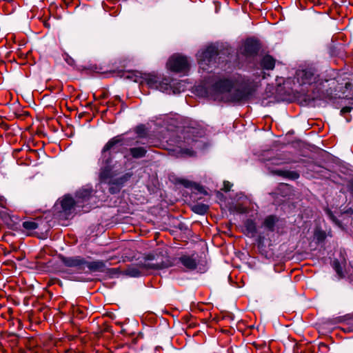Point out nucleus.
<instances>
[{
	"label": "nucleus",
	"instance_id": "nucleus-14",
	"mask_svg": "<svg viewBox=\"0 0 353 353\" xmlns=\"http://www.w3.org/2000/svg\"><path fill=\"white\" fill-rule=\"evenodd\" d=\"M260 64L263 69L272 70L274 68L275 59L270 55H265L261 60Z\"/></svg>",
	"mask_w": 353,
	"mask_h": 353
},
{
	"label": "nucleus",
	"instance_id": "nucleus-25",
	"mask_svg": "<svg viewBox=\"0 0 353 353\" xmlns=\"http://www.w3.org/2000/svg\"><path fill=\"white\" fill-rule=\"evenodd\" d=\"M332 267L339 277L343 276V272L342 268H341L339 262L337 260L333 261Z\"/></svg>",
	"mask_w": 353,
	"mask_h": 353
},
{
	"label": "nucleus",
	"instance_id": "nucleus-30",
	"mask_svg": "<svg viewBox=\"0 0 353 353\" xmlns=\"http://www.w3.org/2000/svg\"><path fill=\"white\" fill-rule=\"evenodd\" d=\"M6 203V200L5 197L0 194V205L3 208L5 207V205Z\"/></svg>",
	"mask_w": 353,
	"mask_h": 353
},
{
	"label": "nucleus",
	"instance_id": "nucleus-27",
	"mask_svg": "<svg viewBox=\"0 0 353 353\" xmlns=\"http://www.w3.org/2000/svg\"><path fill=\"white\" fill-rule=\"evenodd\" d=\"M64 60L66 61V63L72 66L74 65V60L71 57H70L68 54H65L64 56Z\"/></svg>",
	"mask_w": 353,
	"mask_h": 353
},
{
	"label": "nucleus",
	"instance_id": "nucleus-19",
	"mask_svg": "<svg viewBox=\"0 0 353 353\" xmlns=\"http://www.w3.org/2000/svg\"><path fill=\"white\" fill-rule=\"evenodd\" d=\"M189 145H191V148L183 149V152L188 155H193L194 153V148H198L199 147L198 141L194 139L187 138L185 140Z\"/></svg>",
	"mask_w": 353,
	"mask_h": 353
},
{
	"label": "nucleus",
	"instance_id": "nucleus-24",
	"mask_svg": "<svg viewBox=\"0 0 353 353\" xmlns=\"http://www.w3.org/2000/svg\"><path fill=\"white\" fill-rule=\"evenodd\" d=\"M23 227L28 231L36 230L38 228V223L34 221H26L23 222Z\"/></svg>",
	"mask_w": 353,
	"mask_h": 353
},
{
	"label": "nucleus",
	"instance_id": "nucleus-15",
	"mask_svg": "<svg viewBox=\"0 0 353 353\" xmlns=\"http://www.w3.org/2000/svg\"><path fill=\"white\" fill-rule=\"evenodd\" d=\"M143 79L150 88L156 89L160 78L154 74H148L145 75Z\"/></svg>",
	"mask_w": 353,
	"mask_h": 353
},
{
	"label": "nucleus",
	"instance_id": "nucleus-9",
	"mask_svg": "<svg viewBox=\"0 0 353 353\" xmlns=\"http://www.w3.org/2000/svg\"><path fill=\"white\" fill-rule=\"evenodd\" d=\"M179 262L189 270H194L197 267V262L193 256L181 255L179 257Z\"/></svg>",
	"mask_w": 353,
	"mask_h": 353
},
{
	"label": "nucleus",
	"instance_id": "nucleus-2",
	"mask_svg": "<svg viewBox=\"0 0 353 353\" xmlns=\"http://www.w3.org/2000/svg\"><path fill=\"white\" fill-rule=\"evenodd\" d=\"M170 265V263L167 256L160 254H149L145 257L144 263L129 267L126 270V274L132 277H137L141 276L144 270H159Z\"/></svg>",
	"mask_w": 353,
	"mask_h": 353
},
{
	"label": "nucleus",
	"instance_id": "nucleus-20",
	"mask_svg": "<svg viewBox=\"0 0 353 353\" xmlns=\"http://www.w3.org/2000/svg\"><path fill=\"white\" fill-rule=\"evenodd\" d=\"M209 208L203 203H196L192 206V210L199 214H204L208 210Z\"/></svg>",
	"mask_w": 353,
	"mask_h": 353
},
{
	"label": "nucleus",
	"instance_id": "nucleus-10",
	"mask_svg": "<svg viewBox=\"0 0 353 353\" xmlns=\"http://www.w3.org/2000/svg\"><path fill=\"white\" fill-rule=\"evenodd\" d=\"M132 176V174L130 172L125 173L120 177H115L113 185L117 186V188L114 189V187L110 188V192L112 194H114L119 190V188L125 183Z\"/></svg>",
	"mask_w": 353,
	"mask_h": 353
},
{
	"label": "nucleus",
	"instance_id": "nucleus-26",
	"mask_svg": "<svg viewBox=\"0 0 353 353\" xmlns=\"http://www.w3.org/2000/svg\"><path fill=\"white\" fill-rule=\"evenodd\" d=\"M326 213L327 214V216H329V218L334 222L336 224H339V222L338 221V219L334 216V215L333 214V213L330 210H326Z\"/></svg>",
	"mask_w": 353,
	"mask_h": 353
},
{
	"label": "nucleus",
	"instance_id": "nucleus-7",
	"mask_svg": "<svg viewBox=\"0 0 353 353\" xmlns=\"http://www.w3.org/2000/svg\"><path fill=\"white\" fill-rule=\"evenodd\" d=\"M296 77L301 84H312L316 81L317 76L314 70L309 68L297 71Z\"/></svg>",
	"mask_w": 353,
	"mask_h": 353
},
{
	"label": "nucleus",
	"instance_id": "nucleus-4",
	"mask_svg": "<svg viewBox=\"0 0 353 353\" xmlns=\"http://www.w3.org/2000/svg\"><path fill=\"white\" fill-rule=\"evenodd\" d=\"M218 56V50L215 46H208L206 49L199 52L197 54V59L199 67L203 70L208 71L211 65L216 63Z\"/></svg>",
	"mask_w": 353,
	"mask_h": 353
},
{
	"label": "nucleus",
	"instance_id": "nucleus-29",
	"mask_svg": "<svg viewBox=\"0 0 353 353\" xmlns=\"http://www.w3.org/2000/svg\"><path fill=\"white\" fill-rule=\"evenodd\" d=\"M232 187V184L228 181H225L223 183V190L225 192L230 191V188Z\"/></svg>",
	"mask_w": 353,
	"mask_h": 353
},
{
	"label": "nucleus",
	"instance_id": "nucleus-8",
	"mask_svg": "<svg viewBox=\"0 0 353 353\" xmlns=\"http://www.w3.org/2000/svg\"><path fill=\"white\" fill-rule=\"evenodd\" d=\"M61 262L67 267L76 268L79 270H83L86 261L81 256H61Z\"/></svg>",
	"mask_w": 353,
	"mask_h": 353
},
{
	"label": "nucleus",
	"instance_id": "nucleus-18",
	"mask_svg": "<svg viewBox=\"0 0 353 353\" xmlns=\"http://www.w3.org/2000/svg\"><path fill=\"white\" fill-rule=\"evenodd\" d=\"M278 221L276 216L270 215L267 216L263 221V226L270 231H274V225Z\"/></svg>",
	"mask_w": 353,
	"mask_h": 353
},
{
	"label": "nucleus",
	"instance_id": "nucleus-17",
	"mask_svg": "<svg viewBox=\"0 0 353 353\" xmlns=\"http://www.w3.org/2000/svg\"><path fill=\"white\" fill-rule=\"evenodd\" d=\"M147 150L144 147H134L130 148V153L133 158L139 159L145 156Z\"/></svg>",
	"mask_w": 353,
	"mask_h": 353
},
{
	"label": "nucleus",
	"instance_id": "nucleus-31",
	"mask_svg": "<svg viewBox=\"0 0 353 353\" xmlns=\"http://www.w3.org/2000/svg\"><path fill=\"white\" fill-rule=\"evenodd\" d=\"M125 142L128 143V145H137L140 143L138 140H137V141H135V142H132V143H128V141L126 140Z\"/></svg>",
	"mask_w": 353,
	"mask_h": 353
},
{
	"label": "nucleus",
	"instance_id": "nucleus-21",
	"mask_svg": "<svg viewBox=\"0 0 353 353\" xmlns=\"http://www.w3.org/2000/svg\"><path fill=\"white\" fill-rule=\"evenodd\" d=\"M170 89V85L168 79L159 80L156 90H159L163 92H168Z\"/></svg>",
	"mask_w": 353,
	"mask_h": 353
},
{
	"label": "nucleus",
	"instance_id": "nucleus-12",
	"mask_svg": "<svg viewBox=\"0 0 353 353\" xmlns=\"http://www.w3.org/2000/svg\"><path fill=\"white\" fill-rule=\"evenodd\" d=\"M90 272H104L105 268V263L102 261H94L88 262L86 261L85 265Z\"/></svg>",
	"mask_w": 353,
	"mask_h": 353
},
{
	"label": "nucleus",
	"instance_id": "nucleus-6",
	"mask_svg": "<svg viewBox=\"0 0 353 353\" xmlns=\"http://www.w3.org/2000/svg\"><path fill=\"white\" fill-rule=\"evenodd\" d=\"M92 188L90 186L79 189L75 194L77 207L83 208L85 206V203L92 196Z\"/></svg>",
	"mask_w": 353,
	"mask_h": 353
},
{
	"label": "nucleus",
	"instance_id": "nucleus-13",
	"mask_svg": "<svg viewBox=\"0 0 353 353\" xmlns=\"http://www.w3.org/2000/svg\"><path fill=\"white\" fill-rule=\"evenodd\" d=\"M63 210L66 213H69L74 206H77L76 199L74 200L70 196H65L61 201Z\"/></svg>",
	"mask_w": 353,
	"mask_h": 353
},
{
	"label": "nucleus",
	"instance_id": "nucleus-3",
	"mask_svg": "<svg viewBox=\"0 0 353 353\" xmlns=\"http://www.w3.org/2000/svg\"><path fill=\"white\" fill-rule=\"evenodd\" d=\"M121 141H122V139L119 137H114L108 141L102 150V157L103 159H105L106 165L102 167L100 170L99 181L101 183H105L109 185H113L114 183L115 176L111 167L108 165L110 157V153L109 152L115 145L118 144Z\"/></svg>",
	"mask_w": 353,
	"mask_h": 353
},
{
	"label": "nucleus",
	"instance_id": "nucleus-5",
	"mask_svg": "<svg viewBox=\"0 0 353 353\" xmlns=\"http://www.w3.org/2000/svg\"><path fill=\"white\" fill-rule=\"evenodd\" d=\"M167 65L173 72L187 73L190 70V63L187 57L176 54L169 59Z\"/></svg>",
	"mask_w": 353,
	"mask_h": 353
},
{
	"label": "nucleus",
	"instance_id": "nucleus-22",
	"mask_svg": "<svg viewBox=\"0 0 353 353\" xmlns=\"http://www.w3.org/2000/svg\"><path fill=\"white\" fill-rule=\"evenodd\" d=\"M245 227L248 233L254 235L256 232V224L254 221L248 219L245 222Z\"/></svg>",
	"mask_w": 353,
	"mask_h": 353
},
{
	"label": "nucleus",
	"instance_id": "nucleus-16",
	"mask_svg": "<svg viewBox=\"0 0 353 353\" xmlns=\"http://www.w3.org/2000/svg\"><path fill=\"white\" fill-rule=\"evenodd\" d=\"M272 173L290 179H297L299 177V174L294 171L276 170L272 171Z\"/></svg>",
	"mask_w": 353,
	"mask_h": 353
},
{
	"label": "nucleus",
	"instance_id": "nucleus-1",
	"mask_svg": "<svg viewBox=\"0 0 353 353\" xmlns=\"http://www.w3.org/2000/svg\"><path fill=\"white\" fill-rule=\"evenodd\" d=\"M206 96L214 100L239 101L244 97L242 91L234 88V82L228 79L216 81L205 88Z\"/></svg>",
	"mask_w": 353,
	"mask_h": 353
},
{
	"label": "nucleus",
	"instance_id": "nucleus-11",
	"mask_svg": "<svg viewBox=\"0 0 353 353\" xmlns=\"http://www.w3.org/2000/svg\"><path fill=\"white\" fill-rule=\"evenodd\" d=\"M259 48V45L256 41L248 39L245 43L243 53L247 56H252L257 53Z\"/></svg>",
	"mask_w": 353,
	"mask_h": 353
},
{
	"label": "nucleus",
	"instance_id": "nucleus-23",
	"mask_svg": "<svg viewBox=\"0 0 353 353\" xmlns=\"http://www.w3.org/2000/svg\"><path fill=\"white\" fill-rule=\"evenodd\" d=\"M134 131L137 135V138H144L148 134L146 128L143 125H140L137 126L135 128Z\"/></svg>",
	"mask_w": 353,
	"mask_h": 353
},
{
	"label": "nucleus",
	"instance_id": "nucleus-28",
	"mask_svg": "<svg viewBox=\"0 0 353 353\" xmlns=\"http://www.w3.org/2000/svg\"><path fill=\"white\" fill-rule=\"evenodd\" d=\"M352 110V107H350V106H345V107H343V108L341 110V114L343 115V114H346V113L350 112Z\"/></svg>",
	"mask_w": 353,
	"mask_h": 353
}]
</instances>
